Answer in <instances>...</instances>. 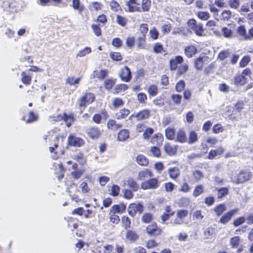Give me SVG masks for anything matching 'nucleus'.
<instances>
[{
	"mask_svg": "<svg viewBox=\"0 0 253 253\" xmlns=\"http://www.w3.org/2000/svg\"><path fill=\"white\" fill-rule=\"evenodd\" d=\"M252 176V172L249 170H241L237 175L235 178L232 179V182L236 184L243 183L249 181Z\"/></svg>",
	"mask_w": 253,
	"mask_h": 253,
	"instance_id": "obj_1",
	"label": "nucleus"
},
{
	"mask_svg": "<svg viewBox=\"0 0 253 253\" xmlns=\"http://www.w3.org/2000/svg\"><path fill=\"white\" fill-rule=\"evenodd\" d=\"M187 26L189 30L194 31L197 36L203 35V25L201 24H198L195 19H189L187 22Z\"/></svg>",
	"mask_w": 253,
	"mask_h": 253,
	"instance_id": "obj_2",
	"label": "nucleus"
},
{
	"mask_svg": "<svg viewBox=\"0 0 253 253\" xmlns=\"http://www.w3.org/2000/svg\"><path fill=\"white\" fill-rule=\"evenodd\" d=\"M95 96L92 93H85L78 101L80 107H85L87 105L91 103L94 100Z\"/></svg>",
	"mask_w": 253,
	"mask_h": 253,
	"instance_id": "obj_3",
	"label": "nucleus"
},
{
	"mask_svg": "<svg viewBox=\"0 0 253 253\" xmlns=\"http://www.w3.org/2000/svg\"><path fill=\"white\" fill-rule=\"evenodd\" d=\"M160 182L157 178H151L146 180L141 184V188L144 190L145 189H155L159 186Z\"/></svg>",
	"mask_w": 253,
	"mask_h": 253,
	"instance_id": "obj_4",
	"label": "nucleus"
},
{
	"mask_svg": "<svg viewBox=\"0 0 253 253\" xmlns=\"http://www.w3.org/2000/svg\"><path fill=\"white\" fill-rule=\"evenodd\" d=\"M127 8L125 9L126 11L134 12H141V8L137 0H129L126 3Z\"/></svg>",
	"mask_w": 253,
	"mask_h": 253,
	"instance_id": "obj_5",
	"label": "nucleus"
},
{
	"mask_svg": "<svg viewBox=\"0 0 253 253\" xmlns=\"http://www.w3.org/2000/svg\"><path fill=\"white\" fill-rule=\"evenodd\" d=\"M143 211V206L139 204L132 203L128 208V213L131 216H134L136 213H141Z\"/></svg>",
	"mask_w": 253,
	"mask_h": 253,
	"instance_id": "obj_6",
	"label": "nucleus"
},
{
	"mask_svg": "<svg viewBox=\"0 0 253 253\" xmlns=\"http://www.w3.org/2000/svg\"><path fill=\"white\" fill-rule=\"evenodd\" d=\"M146 231L151 236H157L162 232V229L158 227L155 223L149 225L146 228Z\"/></svg>",
	"mask_w": 253,
	"mask_h": 253,
	"instance_id": "obj_7",
	"label": "nucleus"
},
{
	"mask_svg": "<svg viewBox=\"0 0 253 253\" xmlns=\"http://www.w3.org/2000/svg\"><path fill=\"white\" fill-rule=\"evenodd\" d=\"M150 116V111L148 110H143L138 113L132 114L129 117V120L132 119L133 117H135L138 121H140L144 119H147Z\"/></svg>",
	"mask_w": 253,
	"mask_h": 253,
	"instance_id": "obj_8",
	"label": "nucleus"
},
{
	"mask_svg": "<svg viewBox=\"0 0 253 253\" xmlns=\"http://www.w3.org/2000/svg\"><path fill=\"white\" fill-rule=\"evenodd\" d=\"M119 76L122 81L128 82L131 78V71L127 66H125L121 70Z\"/></svg>",
	"mask_w": 253,
	"mask_h": 253,
	"instance_id": "obj_9",
	"label": "nucleus"
},
{
	"mask_svg": "<svg viewBox=\"0 0 253 253\" xmlns=\"http://www.w3.org/2000/svg\"><path fill=\"white\" fill-rule=\"evenodd\" d=\"M68 143L74 147H80L84 144V141L81 138L70 134L68 137Z\"/></svg>",
	"mask_w": 253,
	"mask_h": 253,
	"instance_id": "obj_10",
	"label": "nucleus"
},
{
	"mask_svg": "<svg viewBox=\"0 0 253 253\" xmlns=\"http://www.w3.org/2000/svg\"><path fill=\"white\" fill-rule=\"evenodd\" d=\"M87 134L91 139H97L101 134V131L98 127L92 126L87 129Z\"/></svg>",
	"mask_w": 253,
	"mask_h": 253,
	"instance_id": "obj_11",
	"label": "nucleus"
},
{
	"mask_svg": "<svg viewBox=\"0 0 253 253\" xmlns=\"http://www.w3.org/2000/svg\"><path fill=\"white\" fill-rule=\"evenodd\" d=\"M238 209H233L224 214L220 219L219 222L222 224H226L229 222L232 216L237 213Z\"/></svg>",
	"mask_w": 253,
	"mask_h": 253,
	"instance_id": "obj_12",
	"label": "nucleus"
},
{
	"mask_svg": "<svg viewBox=\"0 0 253 253\" xmlns=\"http://www.w3.org/2000/svg\"><path fill=\"white\" fill-rule=\"evenodd\" d=\"M153 176V173L150 170L147 169H144L138 172L137 179L141 180L148 177H151Z\"/></svg>",
	"mask_w": 253,
	"mask_h": 253,
	"instance_id": "obj_13",
	"label": "nucleus"
},
{
	"mask_svg": "<svg viewBox=\"0 0 253 253\" xmlns=\"http://www.w3.org/2000/svg\"><path fill=\"white\" fill-rule=\"evenodd\" d=\"M175 141L180 143H185L187 141V138L184 130L180 129L178 130L175 137Z\"/></svg>",
	"mask_w": 253,
	"mask_h": 253,
	"instance_id": "obj_14",
	"label": "nucleus"
},
{
	"mask_svg": "<svg viewBox=\"0 0 253 253\" xmlns=\"http://www.w3.org/2000/svg\"><path fill=\"white\" fill-rule=\"evenodd\" d=\"M183 62L182 56H177L174 58L170 60L169 66L171 70H175L177 69L178 64H181Z\"/></svg>",
	"mask_w": 253,
	"mask_h": 253,
	"instance_id": "obj_15",
	"label": "nucleus"
},
{
	"mask_svg": "<svg viewBox=\"0 0 253 253\" xmlns=\"http://www.w3.org/2000/svg\"><path fill=\"white\" fill-rule=\"evenodd\" d=\"M20 2V0H9L8 4L9 10L12 12H15L19 10V5Z\"/></svg>",
	"mask_w": 253,
	"mask_h": 253,
	"instance_id": "obj_16",
	"label": "nucleus"
},
{
	"mask_svg": "<svg viewBox=\"0 0 253 253\" xmlns=\"http://www.w3.org/2000/svg\"><path fill=\"white\" fill-rule=\"evenodd\" d=\"M237 32L243 40H250V37L247 34L246 29L244 26H240L237 29Z\"/></svg>",
	"mask_w": 253,
	"mask_h": 253,
	"instance_id": "obj_17",
	"label": "nucleus"
},
{
	"mask_svg": "<svg viewBox=\"0 0 253 253\" xmlns=\"http://www.w3.org/2000/svg\"><path fill=\"white\" fill-rule=\"evenodd\" d=\"M129 136V132L127 129H122L119 131L118 134L117 139L120 141H125Z\"/></svg>",
	"mask_w": 253,
	"mask_h": 253,
	"instance_id": "obj_18",
	"label": "nucleus"
},
{
	"mask_svg": "<svg viewBox=\"0 0 253 253\" xmlns=\"http://www.w3.org/2000/svg\"><path fill=\"white\" fill-rule=\"evenodd\" d=\"M164 149L167 154L170 156H173L176 153L177 146L170 145L169 143H166L165 145Z\"/></svg>",
	"mask_w": 253,
	"mask_h": 253,
	"instance_id": "obj_19",
	"label": "nucleus"
},
{
	"mask_svg": "<svg viewBox=\"0 0 253 253\" xmlns=\"http://www.w3.org/2000/svg\"><path fill=\"white\" fill-rule=\"evenodd\" d=\"M185 54L187 57H192L197 52V48L193 45H190L185 48Z\"/></svg>",
	"mask_w": 253,
	"mask_h": 253,
	"instance_id": "obj_20",
	"label": "nucleus"
},
{
	"mask_svg": "<svg viewBox=\"0 0 253 253\" xmlns=\"http://www.w3.org/2000/svg\"><path fill=\"white\" fill-rule=\"evenodd\" d=\"M234 84L237 86L243 85L247 82V78L244 75H238L234 77Z\"/></svg>",
	"mask_w": 253,
	"mask_h": 253,
	"instance_id": "obj_21",
	"label": "nucleus"
},
{
	"mask_svg": "<svg viewBox=\"0 0 253 253\" xmlns=\"http://www.w3.org/2000/svg\"><path fill=\"white\" fill-rule=\"evenodd\" d=\"M71 5L74 9L77 10L79 13H81L84 10V6L81 3L80 0H72Z\"/></svg>",
	"mask_w": 253,
	"mask_h": 253,
	"instance_id": "obj_22",
	"label": "nucleus"
},
{
	"mask_svg": "<svg viewBox=\"0 0 253 253\" xmlns=\"http://www.w3.org/2000/svg\"><path fill=\"white\" fill-rule=\"evenodd\" d=\"M164 137L162 134L157 133L155 134L151 139V143L154 144H156L158 146H161L163 141Z\"/></svg>",
	"mask_w": 253,
	"mask_h": 253,
	"instance_id": "obj_23",
	"label": "nucleus"
},
{
	"mask_svg": "<svg viewBox=\"0 0 253 253\" xmlns=\"http://www.w3.org/2000/svg\"><path fill=\"white\" fill-rule=\"evenodd\" d=\"M224 152V149L222 147H219L216 150H211L209 154V158L212 159L216 157L221 155Z\"/></svg>",
	"mask_w": 253,
	"mask_h": 253,
	"instance_id": "obj_24",
	"label": "nucleus"
},
{
	"mask_svg": "<svg viewBox=\"0 0 253 253\" xmlns=\"http://www.w3.org/2000/svg\"><path fill=\"white\" fill-rule=\"evenodd\" d=\"M168 173L170 178L175 179L180 175V170L177 167L169 168L168 169Z\"/></svg>",
	"mask_w": 253,
	"mask_h": 253,
	"instance_id": "obj_25",
	"label": "nucleus"
},
{
	"mask_svg": "<svg viewBox=\"0 0 253 253\" xmlns=\"http://www.w3.org/2000/svg\"><path fill=\"white\" fill-rule=\"evenodd\" d=\"M121 124H117L114 120L110 119L108 121L107 126L108 129L116 130L122 127Z\"/></svg>",
	"mask_w": 253,
	"mask_h": 253,
	"instance_id": "obj_26",
	"label": "nucleus"
},
{
	"mask_svg": "<svg viewBox=\"0 0 253 253\" xmlns=\"http://www.w3.org/2000/svg\"><path fill=\"white\" fill-rule=\"evenodd\" d=\"M165 135L169 140H174L175 137L174 129L170 127L167 128L165 129Z\"/></svg>",
	"mask_w": 253,
	"mask_h": 253,
	"instance_id": "obj_27",
	"label": "nucleus"
},
{
	"mask_svg": "<svg viewBox=\"0 0 253 253\" xmlns=\"http://www.w3.org/2000/svg\"><path fill=\"white\" fill-rule=\"evenodd\" d=\"M129 114V111L126 109H123L116 113L115 116L117 119L126 118Z\"/></svg>",
	"mask_w": 253,
	"mask_h": 253,
	"instance_id": "obj_28",
	"label": "nucleus"
},
{
	"mask_svg": "<svg viewBox=\"0 0 253 253\" xmlns=\"http://www.w3.org/2000/svg\"><path fill=\"white\" fill-rule=\"evenodd\" d=\"M136 161L139 165L142 166H146L149 163L148 160L143 155H138L136 158Z\"/></svg>",
	"mask_w": 253,
	"mask_h": 253,
	"instance_id": "obj_29",
	"label": "nucleus"
},
{
	"mask_svg": "<svg viewBox=\"0 0 253 253\" xmlns=\"http://www.w3.org/2000/svg\"><path fill=\"white\" fill-rule=\"evenodd\" d=\"M188 142L189 144H193L197 142L198 140L197 133L195 131L191 130L189 132L188 135Z\"/></svg>",
	"mask_w": 253,
	"mask_h": 253,
	"instance_id": "obj_30",
	"label": "nucleus"
},
{
	"mask_svg": "<svg viewBox=\"0 0 253 253\" xmlns=\"http://www.w3.org/2000/svg\"><path fill=\"white\" fill-rule=\"evenodd\" d=\"M151 6V1L150 0H142L141 11H149Z\"/></svg>",
	"mask_w": 253,
	"mask_h": 253,
	"instance_id": "obj_31",
	"label": "nucleus"
},
{
	"mask_svg": "<svg viewBox=\"0 0 253 253\" xmlns=\"http://www.w3.org/2000/svg\"><path fill=\"white\" fill-rule=\"evenodd\" d=\"M72 158L78 162L82 165H84L86 162L83 154L80 152L75 154L74 156H73Z\"/></svg>",
	"mask_w": 253,
	"mask_h": 253,
	"instance_id": "obj_32",
	"label": "nucleus"
},
{
	"mask_svg": "<svg viewBox=\"0 0 253 253\" xmlns=\"http://www.w3.org/2000/svg\"><path fill=\"white\" fill-rule=\"evenodd\" d=\"M63 120L66 123L67 126L69 127L74 121V118L73 115L72 114H70L69 115H67L66 113H64L63 115Z\"/></svg>",
	"mask_w": 253,
	"mask_h": 253,
	"instance_id": "obj_33",
	"label": "nucleus"
},
{
	"mask_svg": "<svg viewBox=\"0 0 253 253\" xmlns=\"http://www.w3.org/2000/svg\"><path fill=\"white\" fill-rule=\"evenodd\" d=\"M126 238L129 241H133L138 239V235L135 231L129 230L126 233Z\"/></svg>",
	"mask_w": 253,
	"mask_h": 253,
	"instance_id": "obj_34",
	"label": "nucleus"
},
{
	"mask_svg": "<svg viewBox=\"0 0 253 253\" xmlns=\"http://www.w3.org/2000/svg\"><path fill=\"white\" fill-rule=\"evenodd\" d=\"M120 187L117 185L113 184L109 189V194L114 197L117 196L120 193Z\"/></svg>",
	"mask_w": 253,
	"mask_h": 253,
	"instance_id": "obj_35",
	"label": "nucleus"
},
{
	"mask_svg": "<svg viewBox=\"0 0 253 253\" xmlns=\"http://www.w3.org/2000/svg\"><path fill=\"white\" fill-rule=\"evenodd\" d=\"M146 38L144 36H141L138 38L137 41V47L139 49H145L146 48Z\"/></svg>",
	"mask_w": 253,
	"mask_h": 253,
	"instance_id": "obj_36",
	"label": "nucleus"
},
{
	"mask_svg": "<svg viewBox=\"0 0 253 253\" xmlns=\"http://www.w3.org/2000/svg\"><path fill=\"white\" fill-rule=\"evenodd\" d=\"M108 73V71L106 70H101L100 71H94L93 73L94 77L98 78L100 79L105 78Z\"/></svg>",
	"mask_w": 253,
	"mask_h": 253,
	"instance_id": "obj_37",
	"label": "nucleus"
},
{
	"mask_svg": "<svg viewBox=\"0 0 253 253\" xmlns=\"http://www.w3.org/2000/svg\"><path fill=\"white\" fill-rule=\"evenodd\" d=\"M222 35L226 38L231 39L233 37L232 30L227 27H223L221 29Z\"/></svg>",
	"mask_w": 253,
	"mask_h": 253,
	"instance_id": "obj_38",
	"label": "nucleus"
},
{
	"mask_svg": "<svg viewBox=\"0 0 253 253\" xmlns=\"http://www.w3.org/2000/svg\"><path fill=\"white\" fill-rule=\"evenodd\" d=\"M230 243L232 248H237L240 243V237L237 236L231 238Z\"/></svg>",
	"mask_w": 253,
	"mask_h": 253,
	"instance_id": "obj_39",
	"label": "nucleus"
},
{
	"mask_svg": "<svg viewBox=\"0 0 253 253\" xmlns=\"http://www.w3.org/2000/svg\"><path fill=\"white\" fill-rule=\"evenodd\" d=\"M21 76V81L24 84L27 85L31 83L32 77L30 75H27L25 72H22Z\"/></svg>",
	"mask_w": 253,
	"mask_h": 253,
	"instance_id": "obj_40",
	"label": "nucleus"
},
{
	"mask_svg": "<svg viewBox=\"0 0 253 253\" xmlns=\"http://www.w3.org/2000/svg\"><path fill=\"white\" fill-rule=\"evenodd\" d=\"M226 209L225 205L220 204L216 206L214 208V211L217 215L219 216L221 215Z\"/></svg>",
	"mask_w": 253,
	"mask_h": 253,
	"instance_id": "obj_41",
	"label": "nucleus"
},
{
	"mask_svg": "<svg viewBox=\"0 0 253 253\" xmlns=\"http://www.w3.org/2000/svg\"><path fill=\"white\" fill-rule=\"evenodd\" d=\"M127 185L133 191H135L138 189V185L136 181L132 178H129L127 181Z\"/></svg>",
	"mask_w": 253,
	"mask_h": 253,
	"instance_id": "obj_42",
	"label": "nucleus"
},
{
	"mask_svg": "<svg viewBox=\"0 0 253 253\" xmlns=\"http://www.w3.org/2000/svg\"><path fill=\"white\" fill-rule=\"evenodd\" d=\"M204 191V187L202 185H198L197 186H196L193 193V196L194 197H197L198 196H199L200 194H201Z\"/></svg>",
	"mask_w": 253,
	"mask_h": 253,
	"instance_id": "obj_43",
	"label": "nucleus"
},
{
	"mask_svg": "<svg viewBox=\"0 0 253 253\" xmlns=\"http://www.w3.org/2000/svg\"><path fill=\"white\" fill-rule=\"evenodd\" d=\"M228 4L230 7L232 9H236L240 6V0H228Z\"/></svg>",
	"mask_w": 253,
	"mask_h": 253,
	"instance_id": "obj_44",
	"label": "nucleus"
},
{
	"mask_svg": "<svg viewBox=\"0 0 253 253\" xmlns=\"http://www.w3.org/2000/svg\"><path fill=\"white\" fill-rule=\"evenodd\" d=\"M215 229L212 227H209L206 229L204 232L205 236L206 238H209L215 233Z\"/></svg>",
	"mask_w": 253,
	"mask_h": 253,
	"instance_id": "obj_45",
	"label": "nucleus"
},
{
	"mask_svg": "<svg viewBox=\"0 0 253 253\" xmlns=\"http://www.w3.org/2000/svg\"><path fill=\"white\" fill-rule=\"evenodd\" d=\"M84 169H78L72 171L71 173V176L75 179H79L84 174Z\"/></svg>",
	"mask_w": 253,
	"mask_h": 253,
	"instance_id": "obj_46",
	"label": "nucleus"
},
{
	"mask_svg": "<svg viewBox=\"0 0 253 253\" xmlns=\"http://www.w3.org/2000/svg\"><path fill=\"white\" fill-rule=\"evenodd\" d=\"M116 21L119 25L124 27L127 24V19L125 17L118 15L117 16Z\"/></svg>",
	"mask_w": 253,
	"mask_h": 253,
	"instance_id": "obj_47",
	"label": "nucleus"
},
{
	"mask_svg": "<svg viewBox=\"0 0 253 253\" xmlns=\"http://www.w3.org/2000/svg\"><path fill=\"white\" fill-rule=\"evenodd\" d=\"M204 64V61L203 58L202 57H199L195 61V67L197 70H200L203 68Z\"/></svg>",
	"mask_w": 253,
	"mask_h": 253,
	"instance_id": "obj_48",
	"label": "nucleus"
},
{
	"mask_svg": "<svg viewBox=\"0 0 253 253\" xmlns=\"http://www.w3.org/2000/svg\"><path fill=\"white\" fill-rule=\"evenodd\" d=\"M151 155L156 157H159L161 155V151L160 149L156 146H153L150 149Z\"/></svg>",
	"mask_w": 253,
	"mask_h": 253,
	"instance_id": "obj_49",
	"label": "nucleus"
},
{
	"mask_svg": "<svg viewBox=\"0 0 253 253\" xmlns=\"http://www.w3.org/2000/svg\"><path fill=\"white\" fill-rule=\"evenodd\" d=\"M29 118L26 121V123H31L36 121L38 120V115L34 113L33 111L29 113Z\"/></svg>",
	"mask_w": 253,
	"mask_h": 253,
	"instance_id": "obj_50",
	"label": "nucleus"
},
{
	"mask_svg": "<svg viewBox=\"0 0 253 253\" xmlns=\"http://www.w3.org/2000/svg\"><path fill=\"white\" fill-rule=\"evenodd\" d=\"M122 222L123 224L124 228L126 229L130 227L131 224V221L130 219L126 216H124L122 218Z\"/></svg>",
	"mask_w": 253,
	"mask_h": 253,
	"instance_id": "obj_51",
	"label": "nucleus"
},
{
	"mask_svg": "<svg viewBox=\"0 0 253 253\" xmlns=\"http://www.w3.org/2000/svg\"><path fill=\"white\" fill-rule=\"evenodd\" d=\"M153 51L156 53H162L164 51L163 45L160 43H155L153 45Z\"/></svg>",
	"mask_w": 253,
	"mask_h": 253,
	"instance_id": "obj_52",
	"label": "nucleus"
},
{
	"mask_svg": "<svg viewBox=\"0 0 253 253\" xmlns=\"http://www.w3.org/2000/svg\"><path fill=\"white\" fill-rule=\"evenodd\" d=\"M91 49L90 47H86L83 49L80 50L77 54V56L84 57L86 54L91 52Z\"/></svg>",
	"mask_w": 253,
	"mask_h": 253,
	"instance_id": "obj_53",
	"label": "nucleus"
},
{
	"mask_svg": "<svg viewBox=\"0 0 253 253\" xmlns=\"http://www.w3.org/2000/svg\"><path fill=\"white\" fill-rule=\"evenodd\" d=\"M188 211L187 210H179L177 211L176 216L183 220L188 215Z\"/></svg>",
	"mask_w": 253,
	"mask_h": 253,
	"instance_id": "obj_54",
	"label": "nucleus"
},
{
	"mask_svg": "<svg viewBox=\"0 0 253 253\" xmlns=\"http://www.w3.org/2000/svg\"><path fill=\"white\" fill-rule=\"evenodd\" d=\"M112 209L115 212L122 213L125 211L126 209V206L124 205H115L112 207Z\"/></svg>",
	"mask_w": 253,
	"mask_h": 253,
	"instance_id": "obj_55",
	"label": "nucleus"
},
{
	"mask_svg": "<svg viewBox=\"0 0 253 253\" xmlns=\"http://www.w3.org/2000/svg\"><path fill=\"white\" fill-rule=\"evenodd\" d=\"M152 220V216L149 213H145L142 216V221L145 223H148Z\"/></svg>",
	"mask_w": 253,
	"mask_h": 253,
	"instance_id": "obj_56",
	"label": "nucleus"
},
{
	"mask_svg": "<svg viewBox=\"0 0 253 253\" xmlns=\"http://www.w3.org/2000/svg\"><path fill=\"white\" fill-rule=\"evenodd\" d=\"M165 189L167 192H171L174 189L175 185L172 182H167L165 183Z\"/></svg>",
	"mask_w": 253,
	"mask_h": 253,
	"instance_id": "obj_57",
	"label": "nucleus"
},
{
	"mask_svg": "<svg viewBox=\"0 0 253 253\" xmlns=\"http://www.w3.org/2000/svg\"><path fill=\"white\" fill-rule=\"evenodd\" d=\"M148 93L151 96H155L158 93L157 87L155 85H151L148 89Z\"/></svg>",
	"mask_w": 253,
	"mask_h": 253,
	"instance_id": "obj_58",
	"label": "nucleus"
},
{
	"mask_svg": "<svg viewBox=\"0 0 253 253\" xmlns=\"http://www.w3.org/2000/svg\"><path fill=\"white\" fill-rule=\"evenodd\" d=\"M149 35L150 37L153 40H156L159 36V32L155 27H153L149 31Z\"/></svg>",
	"mask_w": 253,
	"mask_h": 253,
	"instance_id": "obj_59",
	"label": "nucleus"
},
{
	"mask_svg": "<svg viewBox=\"0 0 253 253\" xmlns=\"http://www.w3.org/2000/svg\"><path fill=\"white\" fill-rule=\"evenodd\" d=\"M112 104L115 108H117L123 106L124 102L122 99L116 98L114 99Z\"/></svg>",
	"mask_w": 253,
	"mask_h": 253,
	"instance_id": "obj_60",
	"label": "nucleus"
},
{
	"mask_svg": "<svg viewBox=\"0 0 253 253\" xmlns=\"http://www.w3.org/2000/svg\"><path fill=\"white\" fill-rule=\"evenodd\" d=\"M198 17L202 20H207L210 17V14L207 12L200 11L198 13Z\"/></svg>",
	"mask_w": 253,
	"mask_h": 253,
	"instance_id": "obj_61",
	"label": "nucleus"
},
{
	"mask_svg": "<svg viewBox=\"0 0 253 253\" xmlns=\"http://www.w3.org/2000/svg\"><path fill=\"white\" fill-rule=\"evenodd\" d=\"M139 31L142 34V36H144L146 38V34L148 31V25L146 24H142L139 27Z\"/></svg>",
	"mask_w": 253,
	"mask_h": 253,
	"instance_id": "obj_62",
	"label": "nucleus"
},
{
	"mask_svg": "<svg viewBox=\"0 0 253 253\" xmlns=\"http://www.w3.org/2000/svg\"><path fill=\"white\" fill-rule=\"evenodd\" d=\"M115 84V81L113 79L107 80L104 82V86L107 89H110Z\"/></svg>",
	"mask_w": 253,
	"mask_h": 253,
	"instance_id": "obj_63",
	"label": "nucleus"
},
{
	"mask_svg": "<svg viewBox=\"0 0 253 253\" xmlns=\"http://www.w3.org/2000/svg\"><path fill=\"white\" fill-rule=\"evenodd\" d=\"M185 82L183 80H181L178 82L175 86V89L177 91L181 92L183 90L185 87Z\"/></svg>",
	"mask_w": 253,
	"mask_h": 253,
	"instance_id": "obj_64",
	"label": "nucleus"
}]
</instances>
